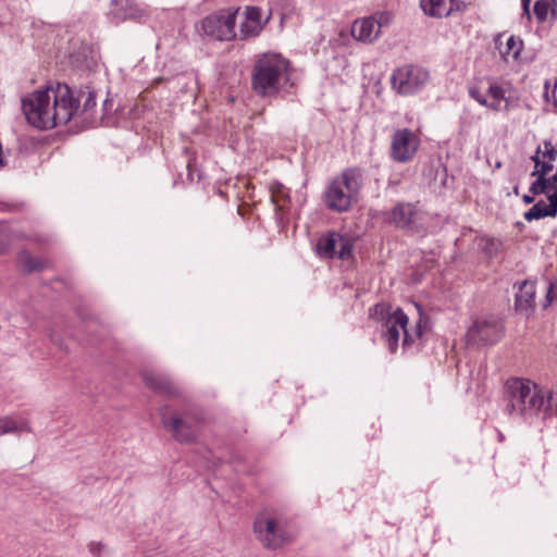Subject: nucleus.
Here are the masks:
<instances>
[{
  "instance_id": "obj_25",
  "label": "nucleus",
  "mask_w": 557,
  "mask_h": 557,
  "mask_svg": "<svg viewBox=\"0 0 557 557\" xmlns=\"http://www.w3.org/2000/svg\"><path fill=\"white\" fill-rule=\"evenodd\" d=\"M17 261L26 272L38 271L45 268V263L40 259L34 258L25 250L18 253Z\"/></svg>"
},
{
  "instance_id": "obj_28",
  "label": "nucleus",
  "mask_w": 557,
  "mask_h": 557,
  "mask_svg": "<svg viewBox=\"0 0 557 557\" xmlns=\"http://www.w3.org/2000/svg\"><path fill=\"white\" fill-rule=\"evenodd\" d=\"M553 0H536L534 3V14L540 22H544L547 17L548 10Z\"/></svg>"
},
{
  "instance_id": "obj_12",
  "label": "nucleus",
  "mask_w": 557,
  "mask_h": 557,
  "mask_svg": "<svg viewBox=\"0 0 557 557\" xmlns=\"http://www.w3.org/2000/svg\"><path fill=\"white\" fill-rule=\"evenodd\" d=\"M420 146L418 135L409 128L396 129L391 143V157L399 163L411 161Z\"/></svg>"
},
{
  "instance_id": "obj_33",
  "label": "nucleus",
  "mask_w": 557,
  "mask_h": 557,
  "mask_svg": "<svg viewBox=\"0 0 557 557\" xmlns=\"http://www.w3.org/2000/svg\"><path fill=\"white\" fill-rule=\"evenodd\" d=\"M557 298V294L555 292V286L553 284L549 285L546 294V306L550 305Z\"/></svg>"
},
{
  "instance_id": "obj_13",
  "label": "nucleus",
  "mask_w": 557,
  "mask_h": 557,
  "mask_svg": "<svg viewBox=\"0 0 557 557\" xmlns=\"http://www.w3.org/2000/svg\"><path fill=\"white\" fill-rule=\"evenodd\" d=\"M161 421L163 426L170 431L173 437L180 443H190L196 438L191 426L177 416H168L164 410L161 411Z\"/></svg>"
},
{
  "instance_id": "obj_4",
  "label": "nucleus",
  "mask_w": 557,
  "mask_h": 557,
  "mask_svg": "<svg viewBox=\"0 0 557 557\" xmlns=\"http://www.w3.org/2000/svg\"><path fill=\"white\" fill-rule=\"evenodd\" d=\"M292 86L289 61L278 53L260 55L251 72L252 90L261 97H276Z\"/></svg>"
},
{
  "instance_id": "obj_29",
  "label": "nucleus",
  "mask_w": 557,
  "mask_h": 557,
  "mask_svg": "<svg viewBox=\"0 0 557 557\" xmlns=\"http://www.w3.org/2000/svg\"><path fill=\"white\" fill-rule=\"evenodd\" d=\"M81 97L84 98L83 111L87 112L96 106V96L91 90L81 91Z\"/></svg>"
},
{
  "instance_id": "obj_6",
  "label": "nucleus",
  "mask_w": 557,
  "mask_h": 557,
  "mask_svg": "<svg viewBox=\"0 0 557 557\" xmlns=\"http://www.w3.org/2000/svg\"><path fill=\"white\" fill-rule=\"evenodd\" d=\"M257 540L269 549H277L290 541L284 521L270 512H260L253 521Z\"/></svg>"
},
{
  "instance_id": "obj_24",
  "label": "nucleus",
  "mask_w": 557,
  "mask_h": 557,
  "mask_svg": "<svg viewBox=\"0 0 557 557\" xmlns=\"http://www.w3.org/2000/svg\"><path fill=\"white\" fill-rule=\"evenodd\" d=\"M540 146H542L541 154L544 160L542 173L550 172L554 168V162L557 159V144H553L552 140H544Z\"/></svg>"
},
{
  "instance_id": "obj_11",
  "label": "nucleus",
  "mask_w": 557,
  "mask_h": 557,
  "mask_svg": "<svg viewBox=\"0 0 557 557\" xmlns=\"http://www.w3.org/2000/svg\"><path fill=\"white\" fill-rule=\"evenodd\" d=\"M389 23L391 14L388 12H376L356 20L351 26V36L360 42L372 44L381 35V28Z\"/></svg>"
},
{
  "instance_id": "obj_8",
  "label": "nucleus",
  "mask_w": 557,
  "mask_h": 557,
  "mask_svg": "<svg viewBox=\"0 0 557 557\" xmlns=\"http://www.w3.org/2000/svg\"><path fill=\"white\" fill-rule=\"evenodd\" d=\"M503 336L502 320L494 315H484L473 320L466 333V341L469 345H493Z\"/></svg>"
},
{
  "instance_id": "obj_14",
  "label": "nucleus",
  "mask_w": 557,
  "mask_h": 557,
  "mask_svg": "<svg viewBox=\"0 0 557 557\" xmlns=\"http://www.w3.org/2000/svg\"><path fill=\"white\" fill-rule=\"evenodd\" d=\"M421 9L423 12L433 17H444L454 11H463L466 3L456 0H421Z\"/></svg>"
},
{
  "instance_id": "obj_3",
  "label": "nucleus",
  "mask_w": 557,
  "mask_h": 557,
  "mask_svg": "<svg viewBox=\"0 0 557 557\" xmlns=\"http://www.w3.org/2000/svg\"><path fill=\"white\" fill-rule=\"evenodd\" d=\"M419 319L416 323V327L413 332H410L407 329L408 317L404 313L400 308H397L393 312H391V306L384 302L376 304L373 309H371L370 315L377 321H385V331L383 336L387 344L388 350L394 354L397 350L400 332H403V346L407 347L416 342V339L421 338L422 335L426 332L429 327V319L426 315L422 313V308L420 305L414 304Z\"/></svg>"
},
{
  "instance_id": "obj_1",
  "label": "nucleus",
  "mask_w": 557,
  "mask_h": 557,
  "mask_svg": "<svg viewBox=\"0 0 557 557\" xmlns=\"http://www.w3.org/2000/svg\"><path fill=\"white\" fill-rule=\"evenodd\" d=\"M78 99L66 84H57L32 92L22 100L29 124L39 129L65 125L78 110Z\"/></svg>"
},
{
  "instance_id": "obj_20",
  "label": "nucleus",
  "mask_w": 557,
  "mask_h": 557,
  "mask_svg": "<svg viewBox=\"0 0 557 557\" xmlns=\"http://www.w3.org/2000/svg\"><path fill=\"white\" fill-rule=\"evenodd\" d=\"M110 15L122 21L137 18L141 15V11L132 0H111Z\"/></svg>"
},
{
  "instance_id": "obj_15",
  "label": "nucleus",
  "mask_w": 557,
  "mask_h": 557,
  "mask_svg": "<svg viewBox=\"0 0 557 557\" xmlns=\"http://www.w3.org/2000/svg\"><path fill=\"white\" fill-rule=\"evenodd\" d=\"M419 218V209L410 202H399L393 207L389 221L400 228H409Z\"/></svg>"
},
{
  "instance_id": "obj_10",
  "label": "nucleus",
  "mask_w": 557,
  "mask_h": 557,
  "mask_svg": "<svg viewBox=\"0 0 557 557\" xmlns=\"http://www.w3.org/2000/svg\"><path fill=\"white\" fill-rule=\"evenodd\" d=\"M352 239L347 234L329 232L317 243V251L323 258L348 260L352 256Z\"/></svg>"
},
{
  "instance_id": "obj_9",
  "label": "nucleus",
  "mask_w": 557,
  "mask_h": 557,
  "mask_svg": "<svg viewBox=\"0 0 557 557\" xmlns=\"http://www.w3.org/2000/svg\"><path fill=\"white\" fill-rule=\"evenodd\" d=\"M429 79V73L414 65H404L396 69L391 76L393 89L401 95L409 96L420 91Z\"/></svg>"
},
{
  "instance_id": "obj_17",
  "label": "nucleus",
  "mask_w": 557,
  "mask_h": 557,
  "mask_svg": "<svg viewBox=\"0 0 557 557\" xmlns=\"http://www.w3.org/2000/svg\"><path fill=\"white\" fill-rule=\"evenodd\" d=\"M549 203L546 205L544 200L537 201L531 209L524 212L523 216L528 222L540 220L546 216L557 215V190L548 195Z\"/></svg>"
},
{
  "instance_id": "obj_34",
  "label": "nucleus",
  "mask_w": 557,
  "mask_h": 557,
  "mask_svg": "<svg viewBox=\"0 0 557 557\" xmlns=\"http://www.w3.org/2000/svg\"><path fill=\"white\" fill-rule=\"evenodd\" d=\"M530 3H531V0H521L523 14L527 15L528 18H530Z\"/></svg>"
},
{
  "instance_id": "obj_38",
  "label": "nucleus",
  "mask_w": 557,
  "mask_h": 557,
  "mask_svg": "<svg viewBox=\"0 0 557 557\" xmlns=\"http://www.w3.org/2000/svg\"><path fill=\"white\" fill-rule=\"evenodd\" d=\"M161 81H162V78H157V79H154V81H153V84H158V83H160Z\"/></svg>"
},
{
  "instance_id": "obj_5",
  "label": "nucleus",
  "mask_w": 557,
  "mask_h": 557,
  "mask_svg": "<svg viewBox=\"0 0 557 557\" xmlns=\"http://www.w3.org/2000/svg\"><path fill=\"white\" fill-rule=\"evenodd\" d=\"M361 183V173L357 169L343 171L324 191V202L327 209L339 213L348 211L357 201Z\"/></svg>"
},
{
  "instance_id": "obj_32",
  "label": "nucleus",
  "mask_w": 557,
  "mask_h": 557,
  "mask_svg": "<svg viewBox=\"0 0 557 557\" xmlns=\"http://www.w3.org/2000/svg\"><path fill=\"white\" fill-rule=\"evenodd\" d=\"M287 197L284 188H278L277 193L272 194V200L276 203L278 209H283L285 203H281V199H285Z\"/></svg>"
},
{
  "instance_id": "obj_23",
  "label": "nucleus",
  "mask_w": 557,
  "mask_h": 557,
  "mask_svg": "<svg viewBox=\"0 0 557 557\" xmlns=\"http://www.w3.org/2000/svg\"><path fill=\"white\" fill-rule=\"evenodd\" d=\"M499 51L505 61L517 60L522 51L523 42L516 36L508 37L505 48L499 45Z\"/></svg>"
},
{
  "instance_id": "obj_22",
  "label": "nucleus",
  "mask_w": 557,
  "mask_h": 557,
  "mask_svg": "<svg viewBox=\"0 0 557 557\" xmlns=\"http://www.w3.org/2000/svg\"><path fill=\"white\" fill-rule=\"evenodd\" d=\"M30 432L32 429L27 421L15 420L11 417H0V436L9 433L16 432Z\"/></svg>"
},
{
  "instance_id": "obj_2",
  "label": "nucleus",
  "mask_w": 557,
  "mask_h": 557,
  "mask_svg": "<svg viewBox=\"0 0 557 557\" xmlns=\"http://www.w3.org/2000/svg\"><path fill=\"white\" fill-rule=\"evenodd\" d=\"M506 412L524 420L542 413L557 417V393L544 392L529 379L511 377L505 384Z\"/></svg>"
},
{
  "instance_id": "obj_31",
  "label": "nucleus",
  "mask_w": 557,
  "mask_h": 557,
  "mask_svg": "<svg viewBox=\"0 0 557 557\" xmlns=\"http://www.w3.org/2000/svg\"><path fill=\"white\" fill-rule=\"evenodd\" d=\"M542 146H537L535 153L531 157V160L534 162V170L533 171H541L543 166V158H542Z\"/></svg>"
},
{
  "instance_id": "obj_37",
  "label": "nucleus",
  "mask_w": 557,
  "mask_h": 557,
  "mask_svg": "<svg viewBox=\"0 0 557 557\" xmlns=\"http://www.w3.org/2000/svg\"><path fill=\"white\" fill-rule=\"evenodd\" d=\"M513 193H515V195H518V194H519V188H518V186H516V187L513 188Z\"/></svg>"
},
{
  "instance_id": "obj_19",
  "label": "nucleus",
  "mask_w": 557,
  "mask_h": 557,
  "mask_svg": "<svg viewBox=\"0 0 557 557\" xmlns=\"http://www.w3.org/2000/svg\"><path fill=\"white\" fill-rule=\"evenodd\" d=\"M143 379L146 385L157 393L166 395H174L177 393V387L169 377L164 375L152 372H145L143 374Z\"/></svg>"
},
{
  "instance_id": "obj_36",
  "label": "nucleus",
  "mask_w": 557,
  "mask_h": 557,
  "mask_svg": "<svg viewBox=\"0 0 557 557\" xmlns=\"http://www.w3.org/2000/svg\"><path fill=\"white\" fill-rule=\"evenodd\" d=\"M554 102H555V106L557 108V82L555 84V89H554Z\"/></svg>"
},
{
  "instance_id": "obj_27",
  "label": "nucleus",
  "mask_w": 557,
  "mask_h": 557,
  "mask_svg": "<svg viewBox=\"0 0 557 557\" xmlns=\"http://www.w3.org/2000/svg\"><path fill=\"white\" fill-rule=\"evenodd\" d=\"M13 240V235L10 232L9 225L5 222H0V253H5Z\"/></svg>"
},
{
  "instance_id": "obj_16",
  "label": "nucleus",
  "mask_w": 557,
  "mask_h": 557,
  "mask_svg": "<svg viewBox=\"0 0 557 557\" xmlns=\"http://www.w3.org/2000/svg\"><path fill=\"white\" fill-rule=\"evenodd\" d=\"M264 23L261 21V10L258 7H246L245 20L239 26V38L246 39L259 35Z\"/></svg>"
},
{
  "instance_id": "obj_7",
  "label": "nucleus",
  "mask_w": 557,
  "mask_h": 557,
  "mask_svg": "<svg viewBox=\"0 0 557 557\" xmlns=\"http://www.w3.org/2000/svg\"><path fill=\"white\" fill-rule=\"evenodd\" d=\"M238 9L221 10L206 16L198 27V32L203 36H209L218 40H232L236 38L235 25Z\"/></svg>"
},
{
  "instance_id": "obj_21",
  "label": "nucleus",
  "mask_w": 557,
  "mask_h": 557,
  "mask_svg": "<svg viewBox=\"0 0 557 557\" xmlns=\"http://www.w3.org/2000/svg\"><path fill=\"white\" fill-rule=\"evenodd\" d=\"M487 95L491 98V100L487 99V109L494 112L509 110V100L506 97V90L502 85L497 83L490 84Z\"/></svg>"
},
{
  "instance_id": "obj_35",
  "label": "nucleus",
  "mask_w": 557,
  "mask_h": 557,
  "mask_svg": "<svg viewBox=\"0 0 557 557\" xmlns=\"http://www.w3.org/2000/svg\"><path fill=\"white\" fill-rule=\"evenodd\" d=\"M534 197H535V196H534L533 194H531V195L525 194V195H523L522 200H523L525 203H528V205H529V203H532V202L534 201Z\"/></svg>"
},
{
  "instance_id": "obj_26",
  "label": "nucleus",
  "mask_w": 557,
  "mask_h": 557,
  "mask_svg": "<svg viewBox=\"0 0 557 557\" xmlns=\"http://www.w3.org/2000/svg\"><path fill=\"white\" fill-rule=\"evenodd\" d=\"M549 172H543L541 171H532L531 176L536 177V180L531 184L529 191L533 194L534 196L540 194H546L548 191L547 189V183L546 175Z\"/></svg>"
},
{
  "instance_id": "obj_30",
  "label": "nucleus",
  "mask_w": 557,
  "mask_h": 557,
  "mask_svg": "<svg viewBox=\"0 0 557 557\" xmlns=\"http://www.w3.org/2000/svg\"><path fill=\"white\" fill-rule=\"evenodd\" d=\"M469 95L472 99H474L478 103H480L481 106L487 108V97L484 96L479 88H470L469 89Z\"/></svg>"
},
{
  "instance_id": "obj_18",
  "label": "nucleus",
  "mask_w": 557,
  "mask_h": 557,
  "mask_svg": "<svg viewBox=\"0 0 557 557\" xmlns=\"http://www.w3.org/2000/svg\"><path fill=\"white\" fill-rule=\"evenodd\" d=\"M535 305V284L530 281H524L520 284L519 290L516 294V310L529 313L533 310Z\"/></svg>"
}]
</instances>
